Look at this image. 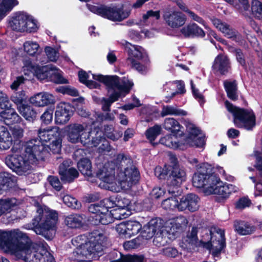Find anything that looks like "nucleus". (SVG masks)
<instances>
[{
  "mask_svg": "<svg viewBox=\"0 0 262 262\" xmlns=\"http://www.w3.org/2000/svg\"><path fill=\"white\" fill-rule=\"evenodd\" d=\"M49 142V144H46V147L48 149V153L49 152V150L53 154L59 153L61 148V139L60 136L54 137Z\"/></svg>",
  "mask_w": 262,
  "mask_h": 262,
  "instance_id": "50",
  "label": "nucleus"
},
{
  "mask_svg": "<svg viewBox=\"0 0 262 262\" xmlns=\"http://www.w3.org/2000/svg\"><path fill=\"white\" fill-rule=\"evenodd\" d=\"M30 102L33 105L42 107L55 102L54 96L47 92L38 93L31 97L30 99Z\"/></svg>",
  "mask_w": 262,
  "mask_h": 262,
  "instance_id": "30",
  "label": "nucleus"
},
{
  "mask_svg": "<svg viewBox=\"0 0 262 262\" xmlns=\"http://www.w3.org/2000/svg\"><path fill=\"white\" fill-rule=\"evenodd\" d=\"M72 114L71 107L68 103H59L56 106L55 113L56 123L59 124L67 123L70 120Z\"/></svg>",
  "mask_w": 262,
  "mask_h": 262,
  "instance_id": "23",
  "label": "nucleus"
},
{
  "mask_svg": "<svg viewBox=\"0 0 262 262\" xmlns=\"http://www.w3.org/2000/svg\"><path fill=\"white\" fill-rule=\"evenodd\" d=\"M62 201L67 206L73 209H79L81 207L80 203L78 202L76 199L71 195H64L62 198Z\"/></svg>",
  "mask_w": 262,
  "mask_h": 262,
  "instance_id": "58",
  "label": "nucleus"
},
{
  "mask_svg": "<svg viewBox=\"0 0 262 262\" xmlns=\"http://www.w3.org/2000/svg\"><path fill=\"white\" fill-rule=\"evenodd\" d=\"M0 117L1 121L7 125L18 123L22 121L21 118L12 107L4 110L1 112Z\"/></svg>",
  "mask_w": 262,
  "mask_h": 262,
  "instance_id": "32",
  "label": "nucleus"
},
{
  "mask_svg": "<svg viewBox=\"0 0 262 262\" xmlns=\"http://www.w3.org/2000/svg\"><path fill=\"white\" fill-rule=\"evenodd\" d=\"M99 74H93L90 73H86L85 71H81L78 73V76L80 81L86 85L90 89L98 88L100 84L97 82L93 81L91 79V77L93 79L97 80L93 77L94 75H99ZM97 81H98L97 80Z\"/></svg>",
  "mask_w": 262,
  "mask_h": 262,
  "instance_id": "41",
  "label": "nucleus"
},
{
  "mask_svg": "<svg viewBox=\"0 0 262 262\" xmlns=\"http://www.w3.org/2000/svg\"><path fill=\"white\" fill-rule=\"evenodd\" d=\"M187 224V220L184 216L172 218L166 221L162 232L165 231L170 235L174 236L181 232L186 227Z\"/></svg>",
  "mask_w": 262,
  "mask_h": 262,
  "instance_id": "20",
  "label": "nucleus"
},
{
  "mask_svg": "<svg viewBox=\"0 0 262 262\" xmlns=\"http://www.w3.org/2000/svg\"><path fill=\"white\" fill-rule=\"evenodd\" d=\"M38 215L33 220V230L48 240L53 238L58 221V213L46 206H40L37 209Z\"/></svg>",
  "mask_w": 262,
  "mask_h": 262,
  "instance_id": "6",
  "label": "nucleus"
},
{
  "mask_svg": "<svg viewBox=\"0 0 262 262\" xmlns=\"http://www.w3.org/2000/svg\"><path fill=\"white\" fill-rule=\"evenodd\" d=\"M17 0H0V21L17 5Z\"/></svg>",
  "mask_w": 262,
  "mask_h": 262,
  "instance_id": "42",
  "label": "nucleus"
},
{
  "mask_svg": "<svg viewBox=\"0 0 262 262\" xmlns=\"http://www.w3.org/2000/svg\"><path fill=\"white\" fill-rule=\"evenodd\" d=\"M106 241V236L99 231L93 232L89 236L85 235L77 236L72 240L75 249L70 258L74 262L97 259L102 255Z\"/></svg>",
  "mask_w": 262,
  "mask_h": 262,
  "instance_id": "3",
  "label": "nucleus"
},
{
  "mask_svg": "<svg viewBox=\"0 0 262 262\" xmlns=\"http://www.w3.org/2000/svg\"><path fill=\"white\" fill-rule=\"evenodd\" d=\"M230 62L228 58L225 55L220 54L214 59L212 69L215 72L225 75L230 70Z\"/></svg>",
  "mask_w": 262,
  "mask_h": 262,
  "instance_id": "28",
  "label": "nucleus"
},
{
  "mask_svg": "<svg viewBox=\"0 0 262 262\" xmlns=\"http://www.w3.org/2000/svg\"><path fill=\"white\" fill-rule=\"evenodd\" d=\"M9 27L17 32H34L38 29L37 21L33 17L25 12H18L10 16Z\"/></svg>",
  "mask_w": 262,
  "mask_h": 262,
  "instance_id": "12",
  "label": "nucleus"
},
{
  "mask_svg": "<svg viewBox=\"0 0 262 262\" xmlns=\"http://www.w3.org/2000/svg\"><path fill=\"white\" fill-rule=\"evenodd\" d=\"M116 199V207L129 210L130 201L129 199L121 196L117 197Z\"/></svg>",
  "mask_w": 262,
  "mask_h": 262,
  "instance_id": "62",
  "label": "nucleus"
},
{
  "mask_svg": "<svg viewBox=\"0 0 262 262\" xmlns=\"http://www.w3.org/2000/svg\"><path fill=\"white\" fill-rule=\"evenodd\" d=\"M17 108L20 114L27 120L32 121L36 117L35 111L28 104L20 105L17 107Z\"/></svg>",
  "mask_w": 262,
  "mask_h": 262,
  "instance_id": "44",
  "label": "nucleus"
},
{
  "mask_svg": "<svg viewBox=\"0 0 262 262\" xmlns=\"http://www.w3.org/2000/svg\"><path fill=\"white\" fill-rule=\"evenodd\" d=\"M163 18L168 26L172 28H178L182 26L186 21L184 14L173 9L166 10L163 14Z\"/></svg>",
  "mask_w": 262,
  "mask_h": 262,
  "instance_id": "22",
  "label": "nucleus"
},
{
  "mask_svg": "<svg viewBox=\"0 0 262 262\" xmlns=\"http://www.w3.org/2000/svg\"><path fill=\"white\" fill-rule=\"evenodd\" d=\"M87 6L93 13L114 21H121L127 18L130 14V10L117 7H110L102 5H88Z\"/></svg>",
  "mask_w": 262,
  "mask_h": 262,
  "instance_id": "14",
  "label": "nucleus"
},
{
  "mask_svg": "<svg viewBox=\"0 0 262 262\" xmlns=\"http://www.w3.org/2000/svg\"><path fill=\"white\" fill-rule=\"evenodd\" d=\"M225 104L227 110L232 114L237 127L251 130L255 126V116L252 110L237 107L228 101Z\"/></svg>",
  "mask_w": 262,
  "mask_h": 262,
  "instance_id": "10",
  "label": "nucleus"
},
{
  "mask_svg": "<svg viewBox=\"0 0 262 262\" xmlns=\"http://www.w3.org/2000/svg\"><path fill=\"white\" fill-rule=\"evenodd\" d=\"M37 138L31 139L23 144L24 154L22 150L16 146L11 149L12 154L5 158L6 164L13 171L19 175L29 170L32 165L43 160L48 155L46 143L50 142L54 137L60 136L59 128L57 126L41 128L38 130Z\"/></svg>",
  "mask_w": 262,
  "mask_h": 262,
  "instance_id": "1",
  "label": "nucleus"
},
{
  "mask_svg": "<svg viewBox=\"0 0 262 262\" xmlns=\"http://www.w3.org/2000/svg\"><path fill=\"white\" fill-rule=\"evenodd\" d=\"M115 167L116 165L112 161H108L99 167L96 176L101 181L100 187L115 192L112 188L116 186Z\"/></svg>",
  "mask_w": 262,
  "mask_h": 262,
  "instance_id": "15",
  "label": "nucleus"
},
{
  "mask_svg": "<svg viewBox=\"0 0 262 262\" xmlns=\"http://www.w3.org/2000/svg\"><path fill=\"white\" fill-rule=\"evenodd\" d=\"M224 87L228 98L232 100H236L238 98L237 94V85L235 81H225Z\"/></svg>",
  "mask_w": 262,
  "mask_h": 262,
  "instance_id": "46",
  "label": "nucleus"
},
{
  "mask_svg": "<svg viewBox=\"0 0 262 262\" xmlns=\"http://www.w3.org/2000/svg\"><path fill=\"white\" fill-rule=\"evenodd\" d=\"M212 166L207 163H204L198 165L196 171L192 178L193 186L202 188L206 194V190L213 183L216 182V176L211 173Z\"/></svg>",
  "mask_w": 262,
  "mask_h": 262,
  "instance_id": "13",
  "label": "nucleus"
},
{
  "mask_svg": "<svg viewBox=\"0 0 262 262\" xmlns=\"http://www.w3.org/2000/svg\"><path fill=\"white\" fill-rule=\"evenodd\" d=\"M10 99L17 107L20 105H24L27 101V97L25 92L23 91L17 92L13 94Z\"/></svg>",
  "mask_w": 262,
  "mask_h": 262,
  "instance_id": "56",
  "label": "nucleus"
},
{
  "mask_svg": "<svg viewBox=\"0 0 262 262\" xmlns=\"http://www.w3.org/2000/svg\"><path fill=\"white\" fill-rule=\"evenodd\" d=\"M144 245V241L142 242L140 240V237L138 236L129 241L126 242L124 243V247L125 249L128 250L130 249H134L137 248L140 246H143Z\"/></svg>",
  "mask_w": 262,
  "mask_h": 262,
  "instance_id": "60",
  "label": "nucleus"
},
{
  "mask_svg": "<svg viewBox=\"0 0 262 262\" xmlns=\"http://www.w3.org/2000/svg\"><path fill=\"white\" fill-rule=\"evenodd\" d=\"M168 85L171 90H173L175 88L177 89L175 92L171 93V98L173 97L176 95L184 94L186 92L184 84L182 81H176L173 82H169L168 84Z\"/></svg>",
  "mask_w": 262,
  "mask_h": 262,
  "instance_id": "55",
  "label": "nucleus"
},
{
  "mask_svg": "<svg viewBox=\"0 0 262 262\" xmlns=\"http://www.w3.org/2000/svg\"><path fill=\"white\" fill-rule=\"evenodd\" d=\"M238 2L236 5V8L244 14H248V12L249 11V5L248 0H238Z\"/></svg>",
  "mask_w": 262,
  "mask_h": 262,
  "instance_id": "64",
  "label": "nucleus"
},
{
  "mask_svg": "<svg viewBox=\"0 0 262 262\" xmlns=\"http://www.w3.org/2000/svg\"><path fill=\"white\" fill-rule=\"evenodd\" d=\"M161 115L162 117L167 115L186 116L187 112L173 106L167 105L163 106Z\"/></svg>",
  "mask_w": 262,
  "mask_h": 262,
  "instance_id": "47",
  "label": "nucleus"
},
{
  "mask_svg": "<svg viewBox=\"0 0 262 262\" xmlns=\"http://www.w3.org/2000/svg\"><path fill=\"white\" fill-rule=\"evenodd\" d=\"M114 221L115 220H121L129 216L131 212L129 210L116 207L111 210Z\"/></svg>",
  "mask_w": 262,
  "mask_h": 262,
  "instance_id": "54",
  "label": "nucleus"
},
{
  "mask_svg": "<svg viewBox=\"0 0 262 262\" xmlns=\"http://www.w3.org/2000/svg\"><path fill=\"white\" fill-rule=\"evenodd\" d=\"M71 161H64L59 167V173L62 181L70 182L78 177L79 173L77 170L72 167L69 168Z\"/></svg>",
  "mask_w": 262,
  "mask_h": 262,
  "instance_id": "27",
  "label": "nucleus"
},
{
  "mask_svg": "<svg viewBox=\"0 0 262 262\" xmlns=\"http://www.w3.org/2000/svg\"><path fill=\"white\" fill-rule=\"evenodd\" d=\"M120 43L128 53L127 61L132 67L139 72H145L147 67L141 63V61L146 60L147 58L144 49L141 46L132 45L126 40H122Z\"/></svg>",
  "mask_w": 262,
  "mask_h": 262,
  "instance_id": "11",
  "label": "nucleus"
},
{
  "mask_svg": "<svg viewBox=\"0 0 262 262\" xmlns=\"http://www.w3.org/2000/svg\"><path fill=\"white\" fill-rule=\"evenodd\" d=\"M160 14L159 11H148L142 16L141 21L145 25H148L152 24L155 20H157L160 18Z\"/></svg>",
  "mask_w": 262,
  "mask_h": 262,
  "instance_id": "48",
  "label": "nucleus"
},
{
  "mask_svg": "<svg viewBox=\"0 0 262 262\" xmlns=\"http://www.w3.org/2000/svg\"><path fill=\"white\" fill-rule=\"evenodd\" d=\"M211 21L214 26L224 34L225 36L228 38H232L236 41H237L240 38V36L237 33L226 23H223L217 18H212Z\"/></svg>",
  "mask_w": 262,
  "mask_h": 262,
  "instance_id": "31",
  "label": "nucleus"
},
{
  "mask_svg": "<svg viewBox=\"0 0 262 262\" xmlns=\"http://www.w3.org/2000/svg\"><path fill=\"white\" fill-rule=\"evenodd\" d=\"M64 133L69 142L72 144L80 143L87 147L96 146L99 140L92 138L94 130L90 128L86 123H71L65 127Z\"/></svg>",
  "mask_w": 262,
  "mask_h": 262,
  "instance_id": "8",
  "label": "nucleus"
},
{
  "mask_svg": "<svg viewBox=\"0 0 262 262\" xmlns=\"http://www.w3.org/2000/svg\"><path fill=\"white\" fill-rule=\"evenodd\" d=\"M181 32L182 34L187 37L198 36L203 37L205 35L203 29L194 23L190 24L184 26L181 29Z\"/></svg>",
  "mask_w": 262,
  "mask_h": 262,
  "instance_id": "36",
  "label": "nucleus"
},
{
  "mask_svg": "<svg viewBox=\"0 0 262 262\" xmlns=\"http://www.w3.org/2000/svg\"><path fill=\"white\" fill-rule=\"evenodd\" d=\"M48 59L52 62H56L59 58L58 51L50 47H46L45 49Z\"/></svg>",
  "mask_w": 262,
  "mask_h": 262,
  "instance_id": "59",
  "label": "nucleus"
},
{
  "mask_svg": "<svg viewBox=\"0 0 262 262\" xmlns=\"http://www.w3.org/2000/svg\"><path fill=\"white\" fill-rule=\"evenodd\" d=\"M179 202L176 197H170L164 200L162 203V206L165 210L179 211Z\"/></svg>",
  "mask_w": 262,
  "mask_h": 262,
  "instance_id": "53",
  "label": "nucleus"
},
{
  "mask_svg": "<svg viewBox=\"0 0 262 262\" xmlns=\"http://www.w3.org/2000/svg\"><path fill=\"white\" fill-rule=\"evenodd\" d=\"M251 12L255 18L262 20V3L258 0L252 1Z\"/></svg>",
  "mask_w": 262,
  "mask_h": 262,
  "instance_id": "57",
  "label": "nucleus"
},
{
  "mask_svg": "<svg viewBox=\"0 0 262 262\" xmlns=\"http://www.w3.org/2000/svg\"><path fill=\"white\" fill-rule=\"evenodd\" d=\"M0 250L27 262H55L45 242L32 243L18 229L0 230Z\"/></svg>",
  "mask_w": 262,
  "mask_h": 262,
  "instance_id": "2",
  "label": "nucleus"
},
{
  "mask_svg": "<svg viewBox=\"0 0 262 262\" xmlns=\"http://www.w3.org/2000/svg\"><path fill=\"white\" fill-rule=\"evenodd\" d=\"M53 108H48L41 116L42 121L46 124L51 122L53 119Z\"/></svg>",
  "mask_w": 262,
  "mask_h": 262,
  "instance_id": "63",
  "label": "nucleus"
},
{
  "mask_svg": "<svg viewBox=\"0 0 262 262\" xmlns=\"http://www.w3.org/2000/svg\"><path fill=\"white\" fill-rule=\"evenodd\" d=\"M216 182L208 187L206 190V195L217 194L219 196L217 200L219 202H223L232 192H236L237 187L232 184H224L216 177Z\"/></svg>",
  "mask_w": 262,
  "mask_h": 262,
  "instance_id": "18",
  "label": "nucleus"
},
{
  "mask_svg": "<svg viewBox=\"0 0 262 262\" xmlns=\"http://www.w3.org/2000/svg\"><path fill=\"white\" fill-rule=\"evenodd\" d=\"M161 131V126L156 125L149 128L145 133L146 138L154 146L157 144V143H155L154 141L157 137L160 134Z\"/></svg>",
  "mask_w": 262,
  "mask_h": 262,
  "instance_id": "52",
  "label": "nucleus"
},
{
  "mask_svg": "<svg viewBox=\"0 0 262 262\" xmlns=\"http://www.w3.org/2000/svg\"><path fill=\"white\" fill-rule=\"evenodd\" d=\"M116 163L120 168L117 170L116 186L112 188L115 192L129 190L139 181V172L133 165L132 159L123 154L117 156Z\"/></svg>",
  "mask_w": 262,
  "mask_h": 262,
  "instance_id": "4",
  "label": "nucleus"
},
{
  "mask_svg": "<svg viewBox=\"0 0 262 262\" xmlns=\"http://www.w3.org/2000/svg\"><path fill=\"white\" fill-rule=\"evenodd\" d=\"M142 228L139 222L135 221L123 222L117 225L116 231L124 238H130L138 233Z\"/></svg>",
  "mask_w": 262,
  "mask_h": 262,
  "instance_id": "21",
  "label": "nucleus"
},
{
  "mask_svg": "<svg viewBox=\"0 0 262 262\" xmlns=\"http://www.w3.org/2000/svg\"><path fill=\"white\" fill-rule=\"evenodd\" d=\"M92 138H95V139L97 138L99 139V140L96 146H92L90 147H96L101 143V145L98 149L99 152L106 154L111 151L112 147L108 141L103 137V133L101 130L98 129H95L94 134Z\"/></svg>",
  "mask_w": 262,
  "mask_h": 262,
  "instance_id": "34",
  "label": "nucleus"
},
{
  "mask_svg": "<svg viewBox=\"0 0 262 262\" xmlns=\"http://www.w3.org/2000/svg\"><path fill=\"white\" fill-rule=\"evenodd\" d=\"M77 165L79 170L82 174L88 178L92 176V164L90 160L83 158L78 162Z\"/></svg>",
  "mask_w": 262,
  "mask_h": 262,
  "instance_id": "45",
  "label": "nucleus"
},
{
  "mask_svg": "<svg viewBox=\"0 0 262 262\" xmlns=\"http://www.w3.org/2000/svg\"><path fill=\"white\" fill-rule=\"evenodd\" d=\"M24 52L29 56H37L41 49L37 42L33 40L26 41L23 45Z\"/></svg>",
  "mask_w": 262,
  "mask_h": 262,
  "instance_id": "43",
  "label": "nucleus"
},
{
  "mask_svg": "<svg viewBox=\"0 0 262 262\" xmlns=\"http://www.w3.org/2000/svg\"><path fill=\"white\" fill-rule=\"evenodd\" d=\"M155 223V220H151L147 225L143 227V230L141 232V235L138 236L140 237V240L142 242L144 241V245L147 244L148 240L153 237L158 229Z\"/></svg>",
  "mask_w": 262,
  "mask_h": 262,
  "instance_id": "39",
  "label": "nucleus"
},
{
  "mask_svg": "<svg viewBox=\"0 0 262 262\" xmlns=\"http://www.w3.org/2000/svg\"><path fill=\"white\" fill-rule=\"evenodd\" d=\"M84 215L72 214L67 216L64 219L65 224L71 228H78L84 224Z\"/></svg>",
  "mask_w": 262,
  "mask_h": 262,
  "instance_id": "40",
  "label": "nucleus"
},
{
  "mask_svg": "<svg viewBox=\"0 0 262 262\" xmlns=\"http://www.w3.org/2000/svg\"><path fill=\"white\" fill-rule=\"evenodd\" d=\"M188 136L186 138L183 136L170 134L161 138L160 142L171 148L184 149L186 145L203 147L205 145L204 136L200 130L192 123L188 122L186 124Z\"/></svg>",
  "mask_w": 262,
  "mask_h": 262,
  "instance_id": "7",
  "label": "nucleus"
},
{
  "mask_svg": "<svg viewBox=\"0 0 262 262\" xmlns=\"http://www.w3.org/2000/svg\"><path fill=\"white\" fill-rule=\"evenodd\" d=\"M160 14L159 11H148L142 16L141 21L145 25H148L152 24L155 20H157L160 18Z\"/></svg>",
  "mask_w": 262,
  "mask_h": 262,
  "instance_id": "49",
  "label": "nucleus"
},
{
  "mask_svg": "<svg viewBox=\"0 0 262 262\" xmlns=\"http://www.w3.org/2000/svg\"><path fill=\"white\" fill-rule=\"evenodd\" d=\"M89 211L92 213L89 221L92 225L99 224L107 225L113 222L114 219L111 210L97 204H91L89 207Z\"/></svg>",
  "mask_w": 262,
  "mask_h": 262,
  "instance_id": "19",
  "label": "nucleus"
},
{
  "mask_svg": "<svg viewBox=\"0 0 262 262\" xmlns=\"http://www.w3.org/2000/svg\"><path fill=\"white\" fill-rule=\"evenodd\" d=\"M20 204L15 198H5L0 199V213L7 215L14 210Z\"/></svg>",
  "mask_w": 262,
  "mask_h": 262,
  "instance_id": "33",
  "label": "nucleus"
},
{
  "mask_svg": "<svg viewBox=\"0 0 262 262\" xmlns=\"http://www.w3.org/2000/svg\"><path fill=\"white\" fill-rule=\"evenodd\" d=\"M234 227L235 231L242 235L251 234L253 233L256 229L254 226L248 222L243 221H235Z\"/></svg>",
  "mask_w": 262,
  "mask_h": 262,
  "instance_id": "38",
  "label": "nucleus"
},
{
  "mask_svg": "<svg viewBox=\"0 0 262 262\" xmlns=\"http://www.w3.org/2000/svg\"><path fill=\"white\" fill-rule=\"evenodd\" d=\"M199 197L193 193H189L183 196L179 202V211L188 210L194 212L199 209Z\"/></svg>",
  "mask_w": 262,
  "mask_h": 262,
  "instance_id": "24",
  "label": "nucleus"
},
{
  "mask_svg": "<svg viewBox=\"0 0 262 262\" xmlns=\"http://www.w3.org/2000/svg\"><path fill=\"white\" fill-rule=\"evenodd\" d=\"M23 69L25 75L28 77L35 76L40 80L47 79L56 83H67V80L61 75V71L53 65L40 67L33 64L30 59H27L24 61Z\"/></svg>",
  "mask_w": 262,
  "mask_h": 262,
  "instance_id": "9",
  "label": "nucleus"
},
{
  "mask_svg": "<svg viewBox=\"0 0 262 262\" xmlns=\"http://www.w3.org/2000/svg\"><path fill=\"white\" fill-rule=\"evenodd\" d=\"M186 179V172L182 168L175 166L172 168L171 172L168 178V184L179 186Z\"/></svg>",
  "mask_w": 262,
  "mask_h": 262,
  "instance_id": "29",
  "label": "nucleus"
},
{
  "mask_svg": "<svg viewBox=\"0 0 262 262\" xmlns=\"http://www.w3.org/2000/svg\"><path fill=\"white\" fill-rule=\"evenodd\" d=\"M120 257L116 259H111V262H144V257L141 255H121L119 253Z\"/></svg>",
  "mask_w": 262,
  "mask_h": 262,
  "instance_id": "51",
  "label": "nucleus"
},
{
  "mask_svg": "<svg viewBox=\"0 0 262 262\" xmlns=\"http://www.w3.org/2000/svg\"><path fill=\"white\" fill-rule=\"evenodd\" d=\"M163 127L165 129L170 130L171 134L179 135V136H183V127L173 118H166Z\"/></svg>",
  "mask_w": 262,
  "mask_h": 262,
  "instance_id": "37",
  "label": "nucleus"
},
{
  "mask_svg": "<svg viewBox=\"0 0 262 262\" xmlns=\"http://www.w3.org/2000/svg\"><path fill=\"white\" fill-rule=\"evenodd\" d=\"M255 155L256 159V163L255 167L259 171V175L256 177L250 176L249 177L252 182L255 184V195L256 196L262 195V153L259 151L255 152Z\"/></svg>",
  "mask_w": 262,
  "mask_h": 262,
  "instance_id": "26",
  "label": "nucleus"
},
{
  "mask_svg": "<svg viewBox=\"0 0 262 262\" xmlns=\"http://www.w3.org/2000/svg\"><path fill=\"white\" fill-rule=\"evenodd\" d=\"M210 234V242L200 243L202 246L209 250L213 256H216L225 247V232L221 229L213 227L211 229Z\"/></svg>",
  "mask_w": 262,
  "mask_h": 262,
  "instance_id": "16",
  "label": "nucleus"
},
{
  "mask_svg": "<svg viewBox=\"0 0 262 262\" xmlns=\"http://www.w3.org/2000/svg\"><path fill=\"white\" fill-rule=\"evenodd\" d=\"M197 233V228L192 227L191 230L188 231L186 235L182 238L181 246L183 248L186 249L188 251L192 252L193 250H194L195 248L198 246H202L200 243L202 242H198Z\"/></svg>",
  "mask_w": 262,
  "mask_h": 262,
  "instance_id": "25",
  "label": "nucleus"
},
{
  "mask_svg": "<svg viewBox=\"0 0 262 262\" xmlns=\"http://www.w3.org/2000/svg\"><path fill=\"white\" fill-rule=\"evenodd\" d=\"M216 182L208 187L206 190V195L217 194L219 196L217 200L219 202H223L232 192H236L237 187L232 184H224L216 177Z\"/></svg>",
  "mask_w": 262,
  "mask_h": 262,
  "instance_id": "17",
  "label": "nucleus"
},
{
  "mask_svg": "<svg viewBox=\"0 0 262 262\" xmlns=\"http://www.w3.org/2000/svg\"><path fill=\"white\" fill-rule=\"evenodd\" d=\"M12 107L9 97L6 94L0 91V108L2 110H6Z\"/></svg>",
  "mask_w": 262,
  "mask_h": 262,
  "instance_id": "61",
  "label": "nucleus"
},
{
  "mask_svg": "<svg viewBox=\"0 0 262 262\" xmlns=\"http://www.w3.org/2000/svg\"><path fill=\"white\" fill-rule=\"evenodd\" d=\"M13 138L8 128L0 126V150H6L12 145Z\"/></svg>",
  "mask_w": 262,
  "mask_h": 262,
  "instance_id": "35",
  "label": "nucleus"
},
{
  "mask_svg": "<svg viewBox=\"0 0 262 262\" xmlns=\"http://www.w3.org/2000/svg\"><path fill=\"white\" fill-rule=\"evenodd\" d=\"M98 81L103 83L108 89L109 98L101 100L102 108L104 111H109L111 104L117 101L123 93H127L133 85L132 81L124 77L120 81L117 76L94 75Z\"/></svg>",
  "mask_w": 262,
  "mask_h": 262,
  "instance_id": "5",
  "label": "nucleus"
}]
</instances>
